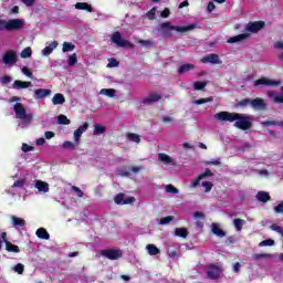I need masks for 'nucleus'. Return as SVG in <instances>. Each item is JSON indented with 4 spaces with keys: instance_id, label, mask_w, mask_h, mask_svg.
<instances>
[{
    "instance_id": "1",
    "label": "nucleus",
    "mask_w": 283,
    "mask_h": 283,
    "mask_svg": "<svg viewBox=\"0 0 283 283\" xmlns=\"http://www.w3.org/2000/svg\"><path fill=\"white\" fill-rule=\"evenodd\" d=\"M214 118L220 123H234V127H237V129H242V132H247V129H251V127H253L251 116H247L244 114L222 111L214 114Z\"/></svg>"
},
{
    "instance_id": "2",
    "label": "nucleus",
    "mask_w": 283,
    "mask_h": 283,
    "mask_svg": "<svg viewBox=\"0 0 283 283\" xmlns=\"http://www.w3.org/2000/svg\"><path fill=\"white\" fill-rule=\"evenodd\" d=\"M196 28H197L196 24L179 27V25H172L171 22H163L158 28V32H160L164 39H171V36H174V33H172L174 31L182 33V32H189L190 30H196Z\"/></svg>"
},
{
    "instance_id": "3",
    "label": "nucleus",
    "mask_w": 283,
    "mask_h": 283,
    "mask_svg": "<svg viewBox=\"0 0 283 283\" xmlns=\"http://www.w3.org/2000/svg\"><path fill=\"white\" fill-rule=\"evenodd\" d=\"M21 28H23V20L21 19L0 20V31L8 30L12 32V30H21Z\"/></svg>"
},
{
    "instance_id": "4",
    "label": "nucleus",
    "mask_w": 283,
    "mask_h": 283,
    "mask_svg": "<svg viewBox=\"0 0 283 283\" xmlns=\"http://www.w3.org/2000/svg\"><path fill=\"white\" fill-rule=\"evenodd\" d=\"M13 109L20 120H28L29 123L32 120V114L25 112V106L22 103H15Z\"/></svg>"
},
{
    "instance_id": "5",
    "label": "nucleus",
    "mask_w": 283,
    "mask_h": 283,
    "mask_svg": "<svg viewBox=\"0 0 283 283\" xmlns=\"http://www.w3.org/2000/svg\"><path fill=\"white\" fill-rule=\"evenodd\" d=\"M111 41H112V43H115V45H117V48H134V44H132V42L123 39V35L118 31H116L112 34Z\"/></svg>"
},
{
    "instance_id": "6",
    "label": "nucleus",
    "mask_w": 283,
    "mask_h": 283,
    "mask_svg": "<svg viewBox=\"0 0 283 283\" xmlns=\"http://www.w3.org/2000/svg\"><path fill=\"white\" fill-rule=\"evenodd\" d=\"M101 255L107 260H120L123 251L120 249H105L101 251Z\"/></svg>"
},
{
    "instance_id": "7",
    "label": "nucleus",
    "mask_w": 283,
    "mask_h": 283,
    "mask_svg": "<svg viewBox=\"0 0 283 283\" xmlns=\"http://www.w3.org/2000/svg\"><path fill=\"white\" fill-rule=\"evenodd\" d=\"M266 25V22L264 21H254V22H249L245 25L247 32H250L251 34H258L260 30H263V28Z\"/></svg>"
},
{
    "instance_id": "8",
    "label": "nucleus",
    "mask_w": 283,
    "mask_h": 283,
    "mask_svg": "<svg viewBox=\"0 0 283 283\" xmlns=\"http://www.w3.org/2000/svg\"><path fill=\"white\" fill-rule=\"evenodd\" d=\"M260 85H265L266 87H277L280 86V81L271 80L269 77H261L254 81L255 87H260Z\"/></svg>"
},
{
    "instance_id": "9",
    "label": "nucleus",
    "mask_w": 283,
    "mask_h": 283,
    "mask_svg": "<svg viewBox=\"0 0 283 283\" xmlns=\"http://www.w3.org/2000/svg\"><path fill=\"white\" fill-rule=\"evenodd\" d=\"M222 274V268L220 265L210 264L208 266L207 275L209 280H218L220 275Z\"/></svg>"
},
{
    "instance_id": "10",
    "label": "nucleus",
    "mask_w": 283,
    "mask_h": 283,
    "mask_svg": "<svg viewBox=\"0 0 283 283\" xmlns=\"http://www.w3.org/2000/svg\"><path fill=\"white\" fill-rule=\"evenodd\" d=\"M114 202L115 205H134V202H136V198L135 197H127L125 198V195L123 192H119L115 198H114Z\"/></svg>"
},
{
    "instance_id": "11",
    "label": "nucleus",
    "mask_w": 283,
    "mask_h": 283,
    "mask_svg": "<svg viewBox=\"0 0 283 283\" xmlns=\"http://www.w3.org/2000/svg\"><path fill=\"white\" fill-rule=\"evenodd\" d=\"M2 63L4 65H17V52L15 51H7L2 57Z\"/></svg>"
},
{
    "instance_id": "12",
    "label": "nucleus",
    "mask_w": 283,
    "mask_h": 283,
    "mask_svg": "<svg viewBox=\"0 0 283 283\" xmlns=\"http://www.w3.org/2000/svg\"><path fill=\"white\" fill-rule=\"evenodd\" d=\"M201 63H211L212 65H222V60H220V55L216 53H210L201 59Z\"/></svg>"
},
{
    "instance_id": "13",
    "label": "nucleus",
    "mask_w": 283,
    "mask_h": 283,
    "mask_svg": "<svg viewBox=\"0 0 283 283\" xmlns=\"http://www.w3.org/2000/svg\"><path fill=\"white\" fill-rule=\"evenodd\" d=\"M250 105L253 109H259L261 112H264V109H266V102H264V99L260 97L250 99Z\"/></svg>"
},
{
    "instance_id": "14",
    "label": "nucleus",
    "mask_w": 283,
    "mask_h": 283,
    "mask_svg": "<svg viewBox=\"0 0 283 283\" xmlns=\"http://www.w3.org/2000/svg\"><path fill=\"white\" fill-rule=\"evenodd\" d=\"M211 176H213V172L211 171V169H206L205 172L200 174L198 178L191 181V187L193 188L198 187V185H200V180H205V178L211 177Z\"/></svg>"
},
{
    "instance_id": "15",
    "label": "nucleus",
    "mask_w": 283,
    "mask_h": 283,
    "mask_svg": "<svg viewBox=\"0 0 283 283\" xmlns=\"http://www.w3.org/2000/svg\"><path fill=\"white\" fill-rule=\"evenodd\" d=\"M50 94H52V90L50 88H38L34 91L33 98H46V96H50Z\"/></svg>"
},
{
    "instance_id": "16",
    "label": "nucleus",
    "mask_w": 283,
    "mask_h": 283,
    "mask_svg": "<svg viewBox=\"0 0 283 283\" xmlns=\"http://www.w3.org/2000/svg\"><path fill=\"white\" fill-rule=\"evenodd\" d=\"M13 90H28L32 87V82H23L21 80H15L12 84Z\"/></svg>"
},
{
    "instance_id": "17",
    "label": "nucleus",
    "mask_w": 283,
    "mask_h": 283,
    "mask_svg": "<svg viewBox=\"0 0 283 283\" xmlns=\"http://www.w3.org/2000/svg\"><path fill=\"white\" fill-rule=\"evenodd\" d=\"M163 98L158 93H150L149 96L143 99L144 105H151V103H158Z\"/></svg>"
},
{
    "instance_id": "18",
    "label": "nucleus",
    "mask_w": 283,
    "mask_h": 283,
    "mask_svg": "<svg viewBox=\"0 0 283 283\" xmlns=\"http://www.w3.org/2000/svg\"><path fill=\"white\" fill-rule=\"evenodd\" d=\"M211 231L213 235H217V238H224V235H227V232H224L218 223L211 224Z\"/></svg>"
},
{
    "instance_id": "19",
    "label": "nucleus",
    "mask_w": 283,
    "mask_h": 283,
    "mask_svg": "<svg viewBox=\"0 0 283 283\" xmlns=\"http://www.w3.org/2000/svg\"><path fill=\"white\" fill-rule=\"evenodd\" d=\"M56 48H59V42L57 41H53L50 45L45 46L42 50L43 56H50V54L52 52H54V50H56Z\"/></svg>"
},
{
    "instance_id": "20",
    "label": "nucleus",
    "mask_w": 283,
    "mask_h": 283,
    "mask_svg": "<svg viewBox=\"0 0 283 283\" xmlns=\"http://www.w3.org/2000/svg\"><path fill=\"white\" fill-rule=\"evenodd\" d=\"M256 200H259V202L266 203L271 201V195H269L266 191H259L256 193Z\"/></svg>"
},
{
    "instance_id": "21",
    "label": "nucleus",
    "mask_w": 283,
    "mask_h": 283,
    "mask_svg": "<svg viewBox=\"0 0 283 283\" xmlns=\"http://www.w3.org/2000/svg\"><path fill=\"white\" fill-rule=\"evenodd\" d=\"M249 39V34L248 33H241L239 35L232 36L228 40V43L232 44V43H240L244 40Z\"/></svg>"
},
{
    "instance_id": "22",
    "label": "nucleus",
    "mask_w": 283,
    "mask_h": 283,
    "mask_svg": "<svg viewBox=\"0 0 283 283\" xmlns=\"http://www.w3.org/2000/svg\"><path fill=\"white\" fill-rule=\"evenodd\" d=\"M76 10H85L86 12H94V8H92V4L87 2H77L75 3Z\"/></svg>"
},
{
    "instance_id": "23",
    "label": "nucleus",
    "mask_w": 283,
    "mask_h": 283,
    "mask_svg": "<svg viewBox=\"0 0 283 283\" xmlns=\"http://www.w3.org/2000/svg\"><path fill=\"white\" fill-rule=\"evenodd\" d=\"M35 187L39 191H42V193H48L50 191V185L41 180L35 182Z\"/></svg>"
},
{
    "instance_id": "24",
    "label": "nucleus",
    "mask_w": 283,
    "mask_h": 283,
    "mask_svg": "<svg viewBox=\"0 0 283 283\" xmlns=\"http://www.w3.org/2000/svg\"><path fill=\"white\" fill-rule=\"evenodd\" d=\"M35 235H38L40 240H50V233L48 230H45V228L38 229Z\"/></svg>"
},
{
    "instance_id": "25",
    "label": "nucleus",
    "mask_w": 283,
    "mask_h": 283,
    "mask_svg": "<svg viewBox=\"0 0 283 283\" xmlns=\"http://www.w3.org/2000/svg\"><path fill=\"white\" fill-rule=\"evenodd\" d=\"M53 105H63L65 103V96L61 93H56L52 98Z\"/></svg>"
},
{
    "instance_id": "26",
    "label": "nucleus",
    "mask_w": 283,
    "mask_h": 283,
    "mask_svg": "<svg viewBox=\"0 0 283 283\" xmlns=\"http://www.w3.org/2000/svg\"><path fill=\"white\" fill-rule=\"evenodd\" d=\"M191 70H196V65H193V64H182L178 69V74H186V72H191Z\"/></svg>"
},
{
    "instance_id": "27",
    "label": "nucleus",
    "mask_w": 283,
    "mask_h": 283,
    "mask_svg": "<svg viewBox=\"0 0 283 283\" xmlns=\"http://www.w3.org/2000/svg\"><path fill=\"white\" fill-rule=\"evenodd\" d=\"M6 251H8L9 253H21V249H19V245H14L10 241L6 244Z\"/></svg>"
},
{
    "instance_id": "28",
    "label": "nucleus",
    "mask_w": 283,
    "mask_h": 283,
    "mask_svg": "<svg viewBox=\"0 0 283 283\" xmlns=\"http://www.w3.org/2000/svg\"><path fill=\"white\" fill-rule=\"evenodd\" d=\"M175 235H177V238L185 239L189 235V230H187V228H176Z\"/></svg>"
},
{
    "instance_id": "29",
    "label": "nucleus",
    "mask_w": 283,
    "mask_h": 283,
    "mask_svg": "<svg viewBox=\"0 0 283 283\" xmlns=\"http://www.w3.org/2000/svg\"><path fill=\"white\" fill-rule=\"evenodd\" d=\"M99 94H103V96H108V98H114V96H116V90H114V88H102Z\"/></svg>"
},
{
    "instance_id": "30",
    "label": "nucleus",
    "mask_w": 283,
    "mask_h": 283,
    "mask_svg": "<svg viewBox=\"0 0 283 283\" xmlns=\"http://www.w3.org/2000/svg\"><path fill=\"white\" fill-rule=\"evenodd\" d=\"M11 220H12L13 227H23L25 224V220L15 216H12Z\"/></svg>"
},
{
    "instance_id": "31",
    "label": "nucleus",
    "mask_w": 283,
    "mask_h": 283,
    "mask_svg": "<svg viewBox=\"0 0 283 283\" xmlns=\"http://www.w3.org/2000/svg\"><path fill=\"white\" fill-rule=\"evenodd\" d=\"M146 249H147V251H148V253L150 254V255H158L159 253H160V249H158L156 245H154V244H148L147 247H146Z\"/></svg>"
},
{
    "instance_id": "32",
    "label": "nucleus",
    "mask_w": 283,
    "mask_h": 283,
    "mask_svg": "<svg viewBox=\"0 0 283 283\" xmlns=\"http://www.w3.org/2000/svg\"><path fill=\"white\" fill-rule=\"evenodd\" d=\"M205 103H213V97L199 98L193 101V105H205Z\"/></svg>"
},
{
    "instance_id": "33",
    "label": "nucleus",
    "mask_w": 283,
    "mask_h": 283,
    "mask_svg": "<svg viewBox=\"0 0 283 283\" xmlns=\"http://www.w3.org/2000/svg\"><path fill=\"white\" fill-rule=\"evenodd\" d=\"M71 123H72V120H70L67 118V116H65V115H59L57 116V124L59 125H70Z\"/></svg>"
},
{
    "instance_id": "34",
    "label": "nucleus",
    "mask_w": 283,
    "mask_h": 283,
    "mask_svg": "<svg viewBox=\"0 0 283 283\" xmlns=\"http://www.w3.org/2000/svg\"><path fill=\"white\" fill-rule=\"evenodd\" d=\"M126 138H128L132 143H140V136L136 133H128Z\"/></svg>"
},
{
    "instance_id": "35",
    "label": "nucleus",
    "mask_w": 283,
    "mask_h": 283,
    "mask_svg": "<svg viewBox=\"0 0 283 283\" xmlns=\"http://www.w3.org/2000/svg\"><path fill=\"white\" fill-rule=\"evenodd\" d=\"M76 45H74L72 42H64L62 51L63 52H73L75 50Z\"/></svg>"
},
{
    "instance_id": "36",
    "label": "nucleus",
    "mask_w": 283,
    "mask_h": 283,
    "mask_svg": "<svg viewBox=\"0 0 283 283\" xmlns=\"http://www.w3.org/2000/svg\"><path fill=\"white\" fill-rule=\"evenodd\" d=\"M21 59H30L32 56V48L28 46L20 53Z\"/></svg>"
},
{
    "instance_id": "37",
    "label": "nucleus",
    "mask_w": 283,
    "mask_h": 283,
    "mask_svg": "<svg viewBox=\"0 0 283 283\" xmlns=\"http://www.w3.org/2000/svg\"><path fill=\"white\" fill-rule=\"evenodd\" d=\"M67 63L70 67H74V65L78 63V56L76 55V53H73L72 55L69 56Z\"/></svg>"
},
{
    "instance_id": "38",
    "label": "nucleus",
    "mask_w": 283,
    "mask_h": 283,
    "mask_svg": "<svg viewBox=\"0 0 283 283\" xmlns=\"http://www.w3.org/2000/svg\"><path fill=\"white\" fill-rule=\"evenodd\" d=\"M159 160L161 163H166V165H171V163H172V159L169 157V155H167L165 153L159 154Z\"/></svg>"
},
{
    "instance_id": "39",
    "label": "nucleus",
    "mask_w": 283,
    "mask_h": 283,
    "mask_svg": "<svg viewBox=\"0 0 283 283\" xmlns=\"http://www.w3.org/2000/svg\"><path fill=\"white\" fill-rule=\"evenodd\" d=\"M264 258H273V254H269V253H261V254H253L252 255V260H254L255 262H258V260H262Z\"/></svg>"
},
{
    "instance_id": "40",
    "label": "nucleus",
    "mask_w": 283,
    "mask_h": 283,
    "mask_svg": "<svg viewBox=\"0 0 283 283\" xmlns=\"http://www.w3.org/2000/svg\"><path fill=\"white\" fill-rule=\"evenodd\" d=\"M13 271H15L18 275H23V271H25V265H23V263H18L13 268Z\"/></svg>"
},
{
    "instance_id": "41",
    "label": "nucleus",
    "mask_w": 283,
    "mask_h": 283,
    "mask_svg": "<svg viewBox=\"0 0 283 283\" xmlns=\"http://www.w3.org/2000/svg\"><path fill=\"white\" fill-rule=\"evenodd\" d=\"M94 127V134H105L107 130V128L101 124H95Z\"/></svg>"
},
{
    "instance_id": "42",
    "label": "nucleus",
    "mask_w": 283,
    "mask_h": 283,
    "mask_svg": "<svg viewBox=\"0 0 283 283\" xmlns=\"http://www.w3.org/2000/svg\"><path fill=\"white\" fill-rule=\"evenodd\" d=\"M275 241L273 239H266L259 243V247H274Z\"/></svg>"
},
{
    "instance_id": "43",
    "label": "nucleus",
    "mask_w": 283,
    "mask_h": 283,
    "mask_svg": "<svg viewBox=\"0 0 283 283\" xmlns=\"http://www.w3.org/2000/svg\"><path fill=\"white\" fill-rule=\"evenodd\" d=\"M207 87V84L205 82L196 81L193 83V88L197 90L198 92L205 90Z\"/></svg>"
},
{
    "instance_id": "44",
    "label": "nucleus",
    "mask_w": 283,
    "mask_h": 283,
    "mask_svg": "<svg viewBox=\"0 0 283 283\" xmlns=\"http://www.w3.org/2000/svg\"><path fill=\"white\" fill-rule=\"evenodd\" d=\"M270 229L272 231H275L276 233H279L282 238H283V228L277 226L276 223H273Z\"/></svg>"
},
{
    "instance_id": "45",
    "label": "nucleus",
    "mask_w": 283,
    "mask_h": 283,
    "mask_svg": "<svg viewBox=\"0 0 283 283\" xmlns=\"http://www.w3.org/2000/svg\"><path fill=\"white\" fill-rule=\"evenodd\" d=\"M247 105H251V99L243 98L237 103V107H247Z\"/></svg>"
},
{
    "instance_id": "46",
    "label": "nucleus",
    "mask_w": 283,
    "mask_h": 283,
    "mask_svg": "<svg viewBox=\"0 0 283 283\" xmlns=\"http://www.w3.org/2000/svg\"><path fill=\"white\" fill-rule=\"evenodd\" d=\"M166 192L176 195V193H179V190H178V188L174 187V185H167Z\"/></svg>"
},
{
    "instance_id": "47",
    "label": "nucleus",
    "mask_w": 283,
    "mask_h": 283,
    "mask_svg": "<svg viewBox=\"0 0 283 283\" xmlns=\"http://www.w3.org/2000/svg\"><path fill=\"white\" fill-rule=\"evenodd\" d=\"M242 224H244V220L234 219V227H235L237 231H242Z\"/></svg>"
},
{
    "instance_id": "48",
    "label": "nucleus",
    "mask_w": 283,
    "mask_h": 283,
    "mask_svg": "<svg viewBox=\"0 0 283 283\" xmlns=\"http://www.w3.org/2000/svg\"><path fill=\"white\" fill-rule=\"evenodd\" d=\"M119 65V62L118 60L114 59V57H111L108 60V64H107V67H118Z\"/></svg>"
},
{
    "instance_id": "49",
    "label": "nucleus",
    "mask_w": 283,
    "mask_h": 283,
    "mask_svg": "<svg viewBox=\"0 0 283 283\" xmlns=\"http://www.w3.org/2000/svg\"><path fill=\"white\" fill-rule=\"evenodd\" d=\"M174 220V216H167L160 219L159 224H169Z\"/></svg>"
},
{
    "instance_id": "50",
    "label": "nucleus",
    "mask_w": 283,
    "mask_h": 283,
    "mask_svg": "<svg viewBox=\"0 0 283 283\" xmlns=\"http://www.w3.org/2000/svg\"><path fill=\"white\" fill-rule=\"evenodd\" d=\"M202 187L206 189V193H209L213 189V184L211 181H205L202 182Z\"/></svg>"
},
{
    "instance_id": "51",
    "label": "nucleus",
    "mask_w": 283,
    "mask_h": 283,
    "mask_svg": "<svg viewBox=\"0 0 283 283\" xmlns=\"http://www.w3.org/2000/svg\"><path fill=\"white\" fill-rule=\"evenodd\" d=\"M71 189L76 193L77 198H83L84 193H83V190H81V188L76 186H72Z\"/></svg>"
},
{
    "instance_id": "52",
    "label": "nucleus",
    "mask_w": 283,
    "mask_h": 283,
    "mask_svg": "<svg viewBox=\"0 0 283 283\" xmlns=\"http://www.w3.org/2000/svg\"><path fill=\"white\" fill-rule=\"evenodd\" d=\"M128 169L133 174H140V171H143V166H130L128 167Z\"/></svg>"
},
{
    "instance_id": "53",
    "label": "nucleus",
    "mask_w": 283,
    "mask_h": 283,
    "mask_svg": "<svg viewBox=\"0 0 283 283\" xmlns=\"http://www.w3.org/2000/svg\"><path fill=\"white\" fill-rule=\"evenodd\" d=\"M23 185H25V179H19L17 181L13 182V188H18L21 189V187H23Z\"/></svg>"
},
{
    "instance_id": "54",
    "label": "nucleus",
    "mask_w": 283,
    "mask_h": 283,
    "mask_svg": "<svg viewBox=\"0 0 283 283\" xmlns=\"http://www.w3.org/2000/svg\"><path fill=\"white\" fill-rule=\"evenodd\" d=\"M12 82V77H10V75H4L0 78V83H2V85H8V83Z\"/></svg>"
},
{
    "instance_id": "55",
    "label": "nucleus",
    "mask_w": 283,
    "mask_h": 283,
    "mask_svg": "<svg viewBox=\"0 0 283 283\" xmlns=\"http://www.w3.org/2000/svg\"><path fill=\"white\" fill-rule=\"evenodd\" d=\"M147 18L150 21H154V19H156V8H153L150 11L147 12Z\"/></svg>"
},
{
    "instance_id": "56",
    "label": "nucleus",
    "mask_w": 283,
    "mask_h": 283,
    "mask_svg": "<svg viewBox=\"0 0 283 283\" xmlns=\"http://www.w3.org/2000/svg\"><path fill=\"white\" fill-rule=\"evenodd\" d=\"M22 151H24V154H28V151H34V147L28 144H22Z\"/></svg>"
},
{
    "instance_id": "57",
    "label": "nucleus",
    "mask_w": 283,
    "mask_h": 283,
    "mask_svg": "<svg viewBox=\"0 0 283 283\" xmlns=\"http://www.w3.org/2000/svg\"><path fill=\"white\" fill-rule=\"evenodd\" d=\"M81 136H83V133L81 130H78V129L74 130L75 143H80Z\"/></svg>"
},
{
    "instance_id": "58",
    "label": "nucleus",
    "mask_w": 283,
    "mask_h": 283,
    "mask_svg": "<svg viewBox=\"0 0 283 283\" xmlns=\"http://www.w3.org/2000/svg\"><path fill=\"white\" fill-rule=\"evenodd\" d=\"M62 147L64 149H74L75 146H74V143H72V142H64Z\"/></svg>"
},
{
    "instance_id": "59",
    "label": "nucleus",
    "mask_w": 283,
    "mask_h": 283,
    "mask_svg": "<svg viewBox=\"0 0 283 283\" xmlns=\"http://www.w3.org/2000/svg\"><path fill=\"white\" fill-rule=\"evenodd\" d=\"M21 72H22V74H24V76L32 78V73L30 72V69H28L27 66L22 67Z\"/></svg>"
},
{
    "instance_id": "60",
    "label": "nucleus",
    "mask_w": 283,
    "mask_h": 283,
    "mask_svg": "<svg viewBox=\"0 0 283 283\" xmlns=\"http://www.w3.org/2000/svg\"><path fill=\"white\" fill-rule=\"evenodd\" d=\"M171 14V11H169V9H164L163 11H161V13H160V17L163 18V19H168V17Z\"/></svg>"
},
{
    "instance_id": "61",
    "label": "nucleus",
    "mask_w": 283,
    "mask_h": 283,
    "mask_svg": "<svg viewBox=\"0 0 283 283\" xmlns=\"http://www.w3.org/2000/svg\"><path fill=\"white\" fill-rule=\"evenodd\" d=\"M87 127H90V124L85 122L83 125H81L77 130L81 132L82 134L87 132Z\"/></svg>"
},
{
    "instance_id": "62",
    "label": "nucleus",
    "mask_w": 283,
    "mask_h": 283,
    "mask_svg": "<svg viewBox=\"0 0 283 283\" xmlns=\"http://www.w3.org/2000/svg\"><path fill=\"white\" fill-rule=\"evenodd\" d=\"M263 127H271V125H277L276 120H265L262 122Z\"/></svg>"
},
{
    "instance_id": "63",
    "label": "nucleus",
    "mask_w": 283,
    "mask_h": 283,
    "mask_svg": "<svg viewBox=\"0 0 283 283\" xmlns=\"http://www.w3.org/2000/svg\"><path fill=\"white\" fill-rule=\"evenodd\" d=\"M275 213H283V201L274 207Z\"/></svg>"
},
{
    "instance_id": "64",
    "label": "nucleus",
    "mask_w": 283,
    "mask_h": 283,
    "mask_svg": "<svg viewBox=\"0 0 283 283\" xmlns=\"http://www.w3.org/2000/svg\"><path fill=\"white\" fill-rule=\"evenodd\" d=\"M193 218H195V219L200 218L201 220H205V213H202V212H200V211H196V212L193 213Z\"/></svg>"
}]
</instances>
